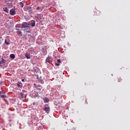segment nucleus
<instances>
[{"instance_id":"9b49d317","label":"nucleus","mask_w":130,"mask_h":130,"mask_svg":"<svg viewBox=\"0 0 130 130\" xmlns=\"http://www.w3.org/2000/svg\"><path fill=\"white\" fill-rule=\"evenodd\" d=\"M4 63H5V59L2 58V61L0 62V67H2V64H4Z\"/></svg>"},{"instance_id":"6ab92c4d","label":"nucleus","mask_w":130,"mask_h":130,"mask_svg":"<svg viewBox=\"0 0 130 130\" xmlns=\"http://www.w3.org/2000/svg\"><path fill=\"white\" fill-rule=\"evenodd\" d=\"M118 82H121V78H119L118 79Z\"/></svg>"},{"instance_id":"ddd939ff","label":"nucleus","mask_w":130,"mask_h":130,"mask_svg":"<svg viewBox=\"0 0 130 130\" xmlns=\"http://www.w3.org/2000/svg\"><path fill=\"white\" fill-rule=\"evenodd\" d=\"M10 57L11 58H12L13 59H14V58H15V54H11L10 55Z\"/></svg>"},{"instance_id":"a878e982","label":"nucleus","mask_w":130,"mask_h":130,"mask_svg":"<svg viewBox=\"0 0 130 130\" xmlns=\"http://www.w3.org/2000/svg\"><path fill=\"white\" fill-rule=\"evenodd\" d=\"M16 30H19V28H16Z\"/></svg>"},{"instance_id":"4468645a","label":"nucleus","mask_w":130,"mask_h":130,"mask_svg":"<svg viewBox=\"0 0 130 130\" xmlns=\"http://www.w3.org/2000/svg\"><path fill=\"white\" fill-rule=\"evenodd\" d=\"M5 44H7V45H10V42L7 41V40H5Z\"/></svg>"},{"instance_id":"5701e85b","label":"nucleus","mask_w":130,"mask_h":130,"mask_svg":"<svg viewBox=\"0 0 130 130\" xmlns=\"http://www.w3.org/2000/svg\"><path fill=\"white\" fill-rule=\"evenodd\" d=\"M21 81H22V82H24L25 80L24 79H22Z\"/></svg>"},{"instance_id":"0eeeda50","label":"nucleus","mask_w":130,"mask_h":130,"mask_svg":"<svg viewBox=\"0 0 130 130\" xmlns=\"http://www.w3.org/2000/svg\"><path fill=\"white\" fill-rule=\"evenodd\" d=\"M16 85L18 88H22V87H23V83H22L21 82H18Z\"/></svg>"},{"instance_id":"f03ea898","label":"nucleus","mask_w":130,"mask_h":130,"mask_svg":"<svg viewBox=\"0 0 130 130\" xmlns=\"http://www.w3.org/2000/svg\"><path fill=\"white\" fill-rule=\"evenodd\" d=\"M22 28H24L25 29H27L28 28H30V24H29L27 22H23L22 24Z\"/></svg>"},{"instance_id":"1a4fd4ad","label":"nucleus","mask_w":130,"mask_h":130,"mask_svg":"<svg viewBox=\"0 0 130 130\" xmlns=\"http://www.w3.org/2000/svg\"><path fill=\"white\" fill-rule=\"evenodd\" d=\"M35 22L34 21H32V22L30 23V26L31 27H35Z\"/></svg>"},{"instance_id":"9d476101","label":"nucleus","mask_w":130,"mask_h":130,"mask_svg":"<svg viewBox=\"0 0 130 130\" xmlns=\"http://www.w3.org/2000/svg\"><path fill=\"white\" fill-rule=\"evenodd\" d=\"M34 97H35V98H39V94H38V92H35Z\"/></svg>"},{"instance_id":"20e7f679","label":"nucleus","mask_w":130,"mask_h":130,"mask_svg":"<svg viewBox=\"0 0 130 130\" xmlns=\"http://www.w3.org/2000/svg\"><path fill=\"white\" fill-rule=\"evenodd\" d=\"M0 96L2 98H6V93L4 91H0Z\"/></svg>"},{"instance_id":"b1692460","label":"nucleus","mask_w":130,"mask_h":130,"mask_svg":"<svg viewBox=\"0 0 130 130\" xmlns=\"http://www.w3.org/2000/svg\"><path fill=\"white\" fill-rule=\"evenodd\" d=\"M2 84H3V82L0 81V85H2Z\"/></svg>"},{"instance_id":"f257e3e1","label":"nucleus","mask_w":130,"mask_h":130,"mask_svg":"<svg viewBox=\"0 0 130 130\" xmlns=\"http://www.w3.org/2000/svg\"><path fill=\"white\" fill-rule=\"evenodd\" d=\"M35 88H36L37 92H38L39 94H42V92H43V91H44V89H43V88L40 85H36Z\"/></svg>"},{"instance_id":"2eb2a0df","label":"nucleus","mask_w":130,"mask_h":130,"mask_svg":"<svg viewBox=\"0 0 130 130\" xmlns=\"http://www.w3.org/2000/svg\"><path fill=\"white\" fill-rule=\"evenodd\" d=\"M19 5H20V6L21 7V8H23V7H24V4L22 2H20L19 3Z\"/></svg>"},{"instance_id":"dca6fc26","label":"nucleus","mask_w":130,"mask_h":130,"mask_svg":"<svg viewBox=\"0 0 130 130\" xmlns=\"http://www.w3.org/2000/svg\"><path fill=\"white\" fill-rule=\"evenodd\" d=\"M27 11L28 12V13H32V10H31L30 9H28Z\"/></svg>"},{"instance_id":"bb28decb","label":"nucleus","mask_w":130,"mask_h":130,"mask_svg":"<svg viewBox=\"0 0 130 130\" xmlns=\"http://www.w3.org/2000/svg\"><path fill=\"white\" fill-rule=\"evenodd\" d=\"M16 28L18 27V25H16Z\"/></svg>"},{"instance_id":"f8f14e48","label":"nucleus","mask_w":130,"mask_h":130,"mask_svg":"<svg viewBox=\"0 0 130 130\" xmlns=\"http://www.w3.org/2000/svg\"><path fill=\"white\" fill-rule=\"evenodd\" d=\"M4 12H6V13H9V9H8V8L5 7L3 9Z\"/></svg>"},{"instance_id":"a211bd4d","label":"nucleus","mask_w":130,"mask_h":130,"mask_svg":"<svg viewBox=\"0 0 130 130\" xmlns=\"http://www.w3.org/2000/svg\"><path fill=\"white\" fill-rule=\"evenodd\" d=\"M18 34H19L20 35V34H21L22 33V31H20V30H18L17 31Z\"/></svg>"},{"instance_id":"aec40b11","label":"nucleus","mask_w":130,"mask_h":130,"mask_svg":"<svg viewBox=\"0 0 130 130\" xmlns=\"http://www.w3.org/2000/svg\"><path fill=\"white\" fill-rule=\"evenodd\" d=\"M55 66H57L58 67H59V66H60L59 63H55Z\"/></svg>"},{"instance_id":"6e6552de","label":"nucleus","mask_w":130,"mask_h":130,"mask_svg":"<svg viewBox=\"0 0 130 130\" xmlns=\"http://www.w3.org/2000/svg\"><path fill=\"white\" fill-rule=\"evenodd\" d=\"M25 57L27 58V59H30V58H31V56L29 53L26 52L25 53Z\"/></svg>"},{"instance_id":"4be33fe9","label":"nucleus","mask_w":130,"mask_h":130,"mask_svg":"<svg viewBox=\"0 0 130 130\" xmlns=\"http://www.w3.org/2000/svg\"><path fill=\"white\" fill-rule=\"evenodd\" d=\"M46 61L47 63L49 62V61H48V60H47V59L46 60Z\"/></svg>"},{"instance_id":"7ed1b4c3","label":"nucleus","mask_w":130,"mask_h":130,"mask_svg":"<svg viewBox=\"0 0 130 130\" xmlns=\"http://www.w3.org/2000/svg\"><path fill=\"white\" fill-rule=\"evenodd\" d=\"M44 111L46 112V113L48 114L49 112H50V107H49V106L48 105H45L44 107Z\"/></svg>"},{"instance_id":"f3484780","label":"nucleus","mask_w":130,"mask_h":130,"mask_svg":"<svg viewBox=\"0 0 130 130\" xmlns=\"http://www.w3.org/2000/svg\"><path fill=\"white\" fill-rule=\"evenodd\" d=\"M57 62H58L59 63H60V62H61V60H60V59H58L57 60Z\"/></svg>"},{"instance_id":"412c9836","label":"nucleus","mask_w":130,"mask_h":130,"mask_svg":"<svg viewBox=\"0 0 130 130\" xmlns=\"http://www.w3.org/2000/svg\"><path fill=\"white\" fill-rule=\"evenodd\" d=\"M37 10H40V7H38L37 8Z\"/></svg>"},{"instance_id":"423d86ee","label":"nucleus","mask_w":130,"mask_h":130,"mask_svg":"<svg viewBox=\"0 0 130 130\" xmlns=\"http://www.w3.org/2000/svg\"><path fill=\"white\" fill-rule=\"evenodd\" d=\"M10 13L12 16H14V15H16V11H15L14 9H11Z\"/></svg>"},{"instance_id":"393cba45","label":"nucleus","mask_w":130,"mask_h":130,"mask_svg":"<svg viewBox=\"0 0 130 130\" xmlns=\"http://www.w3.org/2000/svg\"><path fill=\"white\" fill-rule=\"evenodd\" d=\"M32 105H35V102H34V103H32Z\"/></svg>"},{"instance_id":"39448f33","label":"nucleus","mask_w":130,"mask_h":130,"mask_svg":"<svg viewBox=\"0 0 130 130\" xmlns=\"http://www.w3.org/2000/svg\"><path fill=\"white\" fill-rule=\"evenodd\" d=\"M17 96H18V98H20V99H23V98H24V94L22 92L18 93Z\"/></svg>"}]
</instances>
